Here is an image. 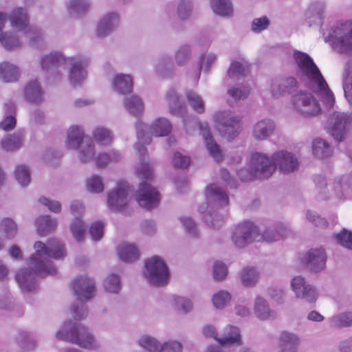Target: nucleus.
I'll return each instance as SVG.
<instances>
[{
  "mask_svg": "<svg viewBox=\"0 0 352 352\" xmlns=\"http://www.w3.org/2000/svg\"><path fill=\"white\" fill-rule=\"evenodd\" d=\"M33 249L34 252L28 261L30 272L28 269H23L17 272L15 276V280L23 293L36 289L34 275L44 277L56 273V269L51 258L63 259L67 254L64 245L56 239L48 240L47 244L36 241L33 245Z\"/></svg>",
  "mask_w": 352,
  "mask_h": 352,
  "instance_id": "obj_1",
  "label": "nucleus"
},
{
  "mask_svg": "<svg viewBox=\"0 0 352 352\" xmlns=\"http://www.w3.org/2000/svg\"><path fill=\"white\" fill-rule=\"evenodd\" d=\"M293 56L301 80L318 95L326 107H332L335 103L334 94L312 58L308 54L298 51L294 52Z\"/></svg>",
  "mask_w": 352,
  "mask_h": 352,
  "instance_id": "obj_2",
  "label": "nucleus"
},
{
  "mask_svg": "<svg viewBox=\"0 0 352 352\" xmlns=\"http://www.w3.org/2000/svg\"><path fill=\"white\" fill-rule=\"evenodd\" d=\"M138 143L135 149L140 156V162L136 167L137 175L142 179H150L153 177V170L146 160V150L143 144H148L151 142V136L163 137L168 135L172 130V124L165 118L155 119L151 125L138 122L136 125Z\"/></svg>",
  "mask_w": 352,
  "mask_h": 352,
  "instance_id": "obj_3",
  "label": "nucleus"
},
{
  "mask_svg": "<svg viewBox=\"0 0 352 352\" xmlns=\"http://www.w3.org/2000/svg\"><path fill=\"white\" fill-rule=\"evenodd\" d=\"M88 64L89 59L85 56H67L58 50L43 55L39 60V65L43 71L58 69L60 67L67 69L68 80L74 86L80 85L87 78L86 67Z\"/></svg>",
  "mask_w": 352,
  "mask_h": 352,
  "instance_id": "obj_4",
  "label": "nucleus"
},
{
  "mask_svg": "<svg viewBox=\"0 0 352 352\" xmlns=\"http://www.w3.org/2000/svg\"><path fill=\"white\" fill-rule=\"evenodd\" d=\"M229 199L226 192L217 184L208 186L205 190V202L198 207L203 214L206 224L214 228L219 227L223 217L218 214V210L228 205Z\"/></svg>",
  "mask_w": 352,
  "mask_h": 352,
  "instance_id": "obj_5",
  "label": "nucleus"
},
{
  "mask_svg": "<svg viewBox=\"0 0 352 352\" xmlns=\"http://www.w3.org/2000/svg\"><path fill=\"white\" fill-rule=\"evenodd\" d=\"M58 340L78 345L82 348L96 350L100 349V342L89 331L80 324L71 320L65 322L56 333Z\"/></svg>",
  "mask_w": 352,
  "mask_h": 352,
  "instance_id": "obj_6",
  "label": "nucleus"
},
{
  "mask_svg": "<svg viewBox=\"0 0 352 352\" xmlns=\"http://www.w3.org/2000/svg\"><path fill=\"white\" fill-rule=\"evenodd\" d=\"M212 120L219 134L228 141L235 139L241 131L242 116L232 111H217L212 116Z\"/></svg>",
  "mask_w": 352,
  "mask_h": 352,
  "instance_id": "obj_7",
  "label": "nucleus"
},
{
  "mask_svg": "<svg viewBox=\"0 0 352 352\" xmlns=\"http://www.w3.org/2000/svg\"><path fill=\"white\" fill-rule=\"evenodd\" d=\"M143 277L154 287H163L168 284L170 272L164 259L159 256H153L144 261Z\"/></svg>",
  "mask_w": 352,
  "mask_h": 352,
  "instance_id": "obj_8",
  "label": "nucleus"
},
{
  "mask_svg": "<svg viewBox=\"0 0 352 352\" xmlns=\"http://www.w3.org/2000/svg\"><path fill=\"white\" fill-rule=\"evenodd\" d=\"M73 290L80 302L77 305L72 307V312L76 319H82L87 316V309L82 300L92 298L95 294V283L93 279L87 276H80L72 282Z\"/></svg>",
  "mask_w": 352,
  "mask_h": 352,
  "instance_id": "obj_9",
  "label": "nucleus"
},
{
  "mask_svg": "<svg viewBox=\"0 0 352 352\" xmlns=\"http://www.w3.org/2000/svg\"><path fill=\"white\" fill-rule=\"evenodd\" d=\"M324 41H331L333 48L340 52L352 50V20L331 29L328 35L324 34Z\"/></svg>",
  "mask_w": 352,
  "mask_h": 352,
  "instance_id": "obj_10",
  "label": "nucleus"
},
{
  "mask_svg": "<svg viewBox=\"0 0 352 352\" xmlns=\"http://www.w3.org/2000/svg\"><path fill=\"white\" fill-rule=\"evenodd\" d=\"M351 126L352 114L336 111L329 115L327 128L336 140L342 141Z\"/></svg>",
  "mask_w": 352,
  "mask_h": 352,
  "instance_id": "obj_11",
  "label": "nucleus"
},
{
  "mask_svg": "<svg viewBox=\"0 0 352 352\" xmlns=\"http://www.w3.org/2000/svg\"><path fill=\"white\" fill-rule=\"evenodd\" d=\"M292 104L294 110L305 117L315 116L321 113V107L314 96L301 91L292 96Z\"/></svg>",
  "mask_w": 352,
  "mask_h": 352,
  "instance_id": "obj_12",
  "label": "nucleus"
},
{
  "mask_svg": "<svg viewBox=\"0 0 352 352\" xmlns=\"http://www.w3.org/2000/svg\"><path fill=\"white\" fill-rule=\"evenodd\" d=\"M131 190L125 182H121L107 193V206L111 210L124 212L130 200Z\"/></svg>",
  "mask_w": 352,
  "mask_h": 352,
  "instance_id": "obj_13",
  "label": "nucleus"
},
{
  "mask_svg": "<svg viewBox=\"0 0 352 352\" xmlns=\"http://www.w3.org/2000/svg\"><path fill=\"white\" fill-rule=\"evenodd\" d=\"M255 241H260L258 228L251 221H245L236 226L232 235V241L239 248Z\"/></svg>",
  "mask_w": 352,
  "mask_h": 352,
  "instance_id": "obj_14",
  "label": "nucleus"
},
{
  "mask_svg": "<svg viewBox=\"0 0 352 352\" xmlns=\"http://www.w3.org/2000/svg\"><path fill=\"white\" fill-rule=\"evenodd\" d=\"M121 24V16L118 12L110 10L104 12L97 21L94 30L97 38H105L115 32Z\"/></svg>",
  "mask_w": 352,
  "mask_h": 352,
  "instance_id": "obj_15",
  "label": "nucleus"
},
{
  "mask_svg": "<svg viewBox=\"0 0 352 352\" xmlns=\"http://www.w3.org/2000/svg\"><path fill=\"white\" fill-rule=\"evenodd\" d=\"M250 168H254L258 178L264 179L271 177L275 172V165L272 156L260 152L252 153L250 157Z\"/></svg>",
  "mask_w": 352,
  "mask_h": 352,
  "instance_id": "obj_16",
  "label": "nucleus"
},
{
  "mask_svg": "<svg viewBox=\"0 0 352 352\" xmlns=\"http://www.w3.org/2000/svg\"><path fill=\"white\" fill-rule=\"evenodd\" d=\"M135 199L140 206L151 210L159 205L160 196L155 187L146 182H141L135 194Z\"/></svg>",
  "mask_w": 352,
  "mask_h": 352,
  "instance_id": "obj_17",
  "label": "nucleus"
},
{
  "mask_svg": "<svg viewBox=\"0 0 352 352\" xmlns=\"http://www.w3.org/2000/svg\"><path fill=\"white\" fill-rule=\"evenodd\" d=\"M290 286L298 299L314 303L318 297V292L316 287L307 283L305 278L301 276H294L290 281Z\"/></svg>",
  "mask_w": 352,
  "mask_h": 352,
  "instance_id": "obj_18",
  "label": "nucleus"
},
{
  "mask_svg": "<svg viewBox=\"0 0 352 352\" xmlns=\"http://www.w3.org/2000/svg\"><path fill=\"white\" fill-rule=\"evenodd\" d=\"M272 160L275 165V170L278 168L283 173H290L298 169L299 162L294 153L279 150L272 154Z\"/></svg>",
  "mask_w": 352,
  "mask_h": 352,
  "instance_id": "obj_19",
  "label": "nucleus"
},
{
  "mask_svg": "<svg viewBox=\"0 0 352 352\" xmlns=\"http://www.w3.org/2000/svg\"><path fill=\"white\" fill-rule=\"evenodd\" d=\"M298 87V82L292 76L277 78L272 80L270 91L274 98H280L292 94Z\"/></svg>",
  "mask_w": 352,
  "mask_h": 352,
  "instance_id": "obj_20",
  "label": "nucleus"
},
{
  "mask_svg": "<svg viewBox=\"0 0 352 352\" xmlns=\"http://www.w3.org/2000/svg\"><path fill=\"white\" fill-rule=\"evenodd\" d=\"M253 311L256 318L261 321L274 320L276 311L272 309L268 300L261 294L255 296L253 300Z\"/></svg>",
  "mask_w": 352,
  "mask_h": 352,
  "instance_id": "obj_21",
  "label": "nucleus"
},
{
  "mask_svg": "<svg viewBox=\"0 0 352 352\" xmlns=\"http://www.w3.org/2000/svg\"><path fill=\"white\" fill-rule=\"evenodd\" d=\"M276 124L274 120L264 118L256 121L252 127V135L257 141H264L274 134Z\"/></svg>",
  "mask_w": 352,
  "mask_h": 352,
  "instance_id": "obj_22",
  "label": "nucleus"
},
{
  "mask_svg": "<svg viewBox=\"0 0 352 352\" xmlns=\"http://www.w3.org/2000/svg\"><path fill=\"white\" fill-rule=\"evenodd\" d=\"M200 133L204 138L205 146L209 155L215 162H220L223 159V152L219 145L213 139L208 124H200Z\"/></svg>",
  "mask_w": 352,
  "mask_h": 352,
  "instance_id": "obj_23",
  "label": "nucleus"
},
{
  "mask_svg": "<svg viewBox=\"0 0 352 352\" xmlns=\"http://www.w3.org/2000/svg\"><path fill=\"white\" fill-rule=\"evenodd\" d=\"M242 344L243 338L240 327L232 324H226L221 331L219 345L239 346Z\"/></svg>",
  "mask_w": 352,
  "mask_h": 352,
  "instance_id": "obj_24",
  "label": "nucleus"
},
{
  "mask_svg": "<svg viewBox=\"0 0 352 352\" xmlns=\"http://www.w3.org/2000/svg\"><path fill=\"white\" fill-rule=\"evenodd\" d=\"M10 27L14 31L26 32L29 28V16L27 10L23 8H15L8 14Z\"/></svg>",
  "mask_w": 352,
  "mask_h": 352,
  "instance_id": "obj_25",
  "label": "nucleus"
},
{
  "mask_svg": "<svg viewBox=\"0 0 352 352\" xmlns=\"http://www.w3.org/2000/svg\"><path fill=\"white\" fill-rule=\"evenodd\" d=\"M304 259L307 266L315 272H321L326 266L327 256L322 248L311 249Z\"/></svg>",
  "mask_w": 352,
  "mask_h": 352,
  "instance_id": "obj_26",
  "label": "nucleus"
},
{
  "mask_svg": "<svg viewBox=\"0 0 352 352\" xmlns=\"http://www.w3.org/2000/svg\"><path fill=\"white\" fill-rule=\"evenodd\" d=\"M238 276L240 283L244 287L253 288L258 283L261 274L257 267L247 265L241 268Z\"/></svg>",
  "mask_w": 352,
  "mask_h": 352,
  "instance_id": "obj_27",
  "label": "nucleus"
},
{
  "mask_svg": "<svg viewBox=\"0 0 352 352\" xmlns=\"http://www.w3.org/2000/svg\"><path fill=\"white\" fill-rule=\"evenodd\" d=\"M133 78L129 74H116L111 79L112 90L120 94L130 93L133 89Z\"/></svg>",
  "mask_w": 352,
  "mask_h": 352,
  "instance_id": "obj_28",
  "label": "nucleus"
},
{
  "mask_svg": "<svg viewBox=\"0 0 352 352\" xmlns=\"http://www.w3.org/2000/svg\"><path fill=\"white\" fill-rule=\"evenodd\" d=\"M86 140L83 129L78 125H72L67 131L65 146L68 149L76 150Z\"/></svg>",
  "mask_w": 352,
  "mask_h": 352,
  "instance_id": "obj_29",
  "label": "nucleus"
},
{
  "mask_svg": "<svg viewBox=\"0 0 352 352\" xmlns=\"http://www.w3.org/2000/svg\"><path fill=\"white\" fill-rule=\"evenodd\" d=\"M119 258L125 263H133L139 259L140 250L134 243H122L117 248Z\"/></svg>",
  "mask_w": 352,
  "mask_h": 352,
  "instance_id": "obj_30",
  "label": "nucleus"
},
{
  "mask_svg": "<svg viewBox=\"0 0 352 352\" xmlns=\"http://www.w3.org/2000/svg\"><path fill=\"white\" fill-rule=\"evenodd\" d=\"M326 6L320 1L313 2L306 12V19L309 23L321 25L325 16Z\"/></svg>",
  "mask_w": 352,
  "mask_h": 352,
  "instance_id": "obj_31",
  "label": "nucleus"
},
{
  "mask_svg": "<svg viewBox=\"0 0 352 352\" xmlns=\"http://www.w3.org/2000/svg\"><path fill=\"white\" fill-rule=\"evenodd\" d=\"M58 226L56 219L50 215H41L35 220V226L37 234L41 236H45L54 231Z\"/></svg>",
  "mask_w": 352,
  "mask_h": 352,
  "instance_id": "obj_32",
  "label": "nucleus"
},
{
  "mask_svg": "<svg viewBox=\"0 0 352 352\" xmlns=\"http://www.w3.org/2000/svg\"><path fill=\"white\" fill-rule=\"evenodd\" d=\"M232 298V295L229 291L221 289L212 294L210 302L214 309L222 311L230 306Z\"/></svg>",
  "mask_w": 352,
  "mask_h": 352,
  "instance_id": "obj_33",
  "label": "nucleus"
},
{
  "mask_svg": "<svg viewBox=\"0 0 352 352\" xmlns=\"http://www.w3.org/2000/svg\"><path fill=\"white\" fill-rule=\"evenodd\" d=\"M0 232L4 240H12L18 235V223L13 218L3 217L0 220Z\"/></svg>",
  "mask_w": 352,
  "mask_h": 352,
  "instance_id": "obj_34",
  "label": "nucleus"
},
{
  "mask_svg": "<svg viewBox=\"0 0 352 352\" xmlns=\"http://www.w3.org/2000/svg\"><path fill=\"white\" fill-rule=\"evenodd\" d=\"M20 74V70L16 65L6 61L0 63V79L2 81L5 82H16L19 80Z\"/></svg>",
  "mask_w": 352,
  "mask_h": 352,
  "instance_id": "obj_35",
  "label": "nucleus"
},
{
  "mask_svg": "<svg viewBox=\"0 0 352 352\" xmlns=\"http://www.w3.org/2000/svg\"><path fill=\"white\" fill-rule=\"evenodd\" d=\"M249 69V64L244 58L234 60L229 67L228 76L232 80H239L248 73Z\"/></svg>",
  "mask_w": 352,
  "mask_h": 352,
  "instance_id": "obj_36",
  "label": "nucleus"
},
{
  "mask_svg": "<svg viewBox=\"0 0 352 352\" xmlns=\"http://www.w3.org/2000/svg\"><path fill=\"white\" fill-rule=\"evenodd\" d=\"M76 151L77 157L80 162L88 163L95 160V144L91 139H87Z\"/></svg>",
  "mask_w": 352,
  "mask_h": 352,
  "instance_id": "obj_37",
  "label": "nucleus"
},
{
  "mask_svg": "<svg viewBox=\"0 0 352 352\" xmlns=\"http://www.w3.org/2000/svg\"><path fill=\"white\" fill-rule=\"evenodd\" d=\"M91 8L90 0H69L67 3V9L69 13L73 16L79 17L87 13Z\"/></svg>",
  "mask_w": 352,
  "mask_h": 352,
  "instance_id": "obj_38",
  "label": "nucleus"
},
{
  "mask_svg": "<svg viewBox=\"0 0 352 352\" xmlns=\"http://www.w3.org/2000/svg\"><path fill=\"white\" fill-rule=\"evenodd\" d=\"M43 94L39 82L36 80L29 82L24 89L25 98L31 102H41L43 100Z\"/></svg>",
  "mask_w": 352,
  "mask_h": 352,
  "instance_id": "obj_39",
  "label": "nucleus"
},
{
  "mask_svg": "<svg viewBox=\"0 0 352 352\" xmlns=\"http://www.w3.org/2000/svg\"><path fill=\"white\" fill-rule=\"evenodd\" d=\"M287 232V228L283 225H278L266 228L261 235L260 241L272 243L281 239Z\"/></svg>",
  "mask_w": 352,
  "mask_h": 352,
  "instance_id": "obj_40",
  "label": "nucleus"
},
{
  "mask_svg": "<svg viewBox=\"0 0 352 352\" xmlns=\"http://www.w3.org/2000/svg\"><path fill=\"white\" fill-rule=\"evenodd\" d=\"M210 6L217 15L230 17L233 15V5L231 0H210Z\"/></svg>",
  "mask_w": 352,
  "mask_h": 352,
  "instance_id": "obj_41",
  "label": "nucleus"
},
{
  "mask_svg": "<svg viewBox=\"0 0 352 352\" xmlns=\"http://www.w3.org/2000/svg\"><path fill=\"white\" fill-rule=\"evenodd\" d=\"M0 44L8 50H14L22 47L23 43L16 33L13 32H2L0 34Z\"/></svg>",
  "mask_w": 352,
  "mask_h": 352,
  "instance_id": "obj_42",
  "label": "nucleus"
},
{
  "mask_svg": "<svg viewBox=\"0 0 352 352\" xmlns=\"http://www.w3.org/2000/svg\"><path fill=\"white\" fill-rule=\"evenodd\" d=\"M25 34L29 39V43L31 47L38 50L45 48L46 43L44 39V34L41 28L30 27Z\"/></svg>",
  "mask_w": 352,
  "mask_h": 352,
  "instance_id": "obj_43",
  "label": "nucleus"
},
{
  "mask_svg": "<svg viewBox=\"0 0 352 352\" xmlns=\"http://www.w3.org/2000/svg\"><path fill=\"white\" fill-rule=\"evenodd\" d=\"M24 141V135L21 131H17L5 137L1 140V147L8 151L19 149L22 146Z\"/></svg>",
  "mask_w": 352,
  "mask_h": 352,
  "instance_id": "obj_44",
  "label": "nucleus"
},
{
  "mask_svg": "<svg viewBox=\"0 0 352 352\" xmlns=\"http://www.w3.org/2000/svg\"><path fill=\"white\" fill-rule=\"evenodd\" d=\"M332 149L329 144L324 139L316 138L312 142V153L318 158L323 159L331 155Z\"/></svg>",
  "mask_w": 352,
  "mask_h": 352,
  "instance_id": "obj_45",
  "label": "nucleus"
},
{
  "mask_svg": "<svg viewBox=\"0 0 352 352\" xmlns=\"http://www.w3.org/2000/svg\"><path fill=\"white\" fill-rule=\"evenodd\" d=\"M166 99L170 113L175 116L182 117L184 107L177 92L174 89H170L166 94Z\"/></svg>",
  "mask_w": 352,
  "mask_h": 352,
  "instance_id": "obj_46",
  "label": "nucleus"
},
{
  "mask_svg": "<svg viewBox=\"0 0 352 352\" xmlns=\"http://www.w3.org/2000/svg\"><path fill=\"white\" fill-rule=\"evenodd\" d=\"M92 136L98 144L102 146L111 144L113 139L112 131L102 126H96L92 131Z\"/></svg>",
  "mask_w": 352,
  "mask_h": 352,
  "instance_id": "obj_47",
  "label": "nucleus"
},
{
  "mask_svg": "<svg viewBox=\"0 0 352 352\" xmlns=\"http://www.w3.org/2000/svg\"><path fill=\"white\" fill-rule=\"evenodd\" d=\"M121 159L119 151L111 150L109 152L100 153L95 157V164L99 168H104L111 163L118 162Z\"/></svg>",
  "mask_w": 352,
  "mask_h": 352,
  "instance_id": "obj_48",
  "label": "nucleus"
},
{
  "mask_svg": "<svg viewBox=\"0 0 352 352\" xmlns=\"http://www.w3.org/2000/svg\"><path fill=\"white\" fill-rule=\"evenodd\" d=\"M343 90L346 100L352 106V60L345 66L343 74Z\"/></svg>",
  "mask_w": 352,
  "mask_h": 352,
  "instance_id": "obj_49",
  "label": "nucleus"
},
{
  "mask_svg": "<svg viewBox=\"0 0 352 352\" xmlns=\"http://www.w3.org/2000/svg\"><path fill=\"white\" fill-rule=\"evenodd\" d=\"M138 344L147 352L162 351V343L155 338L148 335L141 336L138 340Z\"/></svg>",
  "mask_w": 352,
  "mask_h": 352,
  "instance_id": "obj_50",
  "label": "nucleus"
},
{
  "mask_svg": "<svg viewBox=\"0 0 352 352\" xmlns=\"http://www.w3.org/2000/svg\"><path fill=\"white\" fill-rule=\"evenodd\" d=\"M124 107L126 111L134 116H138L142 113L144 109V105L138 96H131L126 98L124 100Z\"/></svg>",
  "mask_w": 352,
  "mask_h": 352,
  "instance_id": "obj_51",
  "label": "nucleus"
},
{
  "mask_svg": "<svg viewBox=\"0 0 352 352\" xmlns=\"http://www.w3.org/2000/svg\"><path fill=\"white\" fill-rule=\"evenodd\" d=\"M171 300L173 306L183 314H188L193 309V302L188 297L174 296Z\"/></svg>",
  "mask_w": 352,
  "mask_h": 352,
  "instance_id": "obj_52",
  "label": "nucleus"
},
{
  "mask_svg": "<svg viewBox=\"0 0 352 352\" xmlns=\"http://www.w3.org/2000/svg\"><path fill=\"white\" fill-rule=\"evenodd\" d=\"M280 346H295L298 348L301 342L300 336L289 331H282L278 338Z\"/></svg>",
  "mask_w": 352,
  "mask_h": 352,
  "instance_id": "obj_53",
  "label": "nucleus"
},
{
  "mask_svg": "<svg viewBox=\"0 0 352 352\" xmlns=\"http://www.w3.org/2000/svg\"><path fill=\"white\" fill-rule=\"evenodd\" d=\"M103 286L105 291L108 293H119L121 289L120 276L115 274L108 275L104 280Z\"/></svg>",
  "mask_w": 352,
  "mask_h": 352,
  "instance_id": "obj_54",
  "label": "nucleus"
},
{
  "mask_svg": "<svg viewBox=\"0 0 352 352\" xmlns=\"http://www.w3.org/2000/svg\"><path fill=\"white\" fill-rule=\"evenodd\" d=\"M251 87L248 85L232 87L228 90V96L234 101L244 100L250 94Z\"/></svg>",
  "mask_w": 352,
  "mask_h": 352,
  "instance_id": "obj_55",
  "label": "nucleus"
},
{
  "mask_svg": "<svg viewBox=\"0 0 352 352\" xmlns=\"http://www.w3.org/2000/svg\"><path fill=\"white\" fill-rule=\"evenodd\" d=\"M14 176L18 183L22 186H27L31 182L30 169L25 165H18L16 167Z\"/></svg>",
  "mask_w": 352,
  "mask_h": 352,
  "instance_id": "obj_56",
  "label": "nucleus"
},
{
  "mask_svg": "<svg viewBox=\"0 0 352 352\" xmlns=\"http://www.w3.org/2000/svg\"><path fill=\"white\" fill-rule=\"evenodd\" d=\"M191 57V48L188 45L180 46L175 54V61L178 66L187 64Z\"/></svg>",
  "mask_w": 352,
  "mask_h": 352,
  "instance_id": "obj_57",
  "label": "nucleus"
},
{
  "mask_svg": "<svg viewBox=\"0 0 352 352\" xmlns=\"http://www.w3.org/2000/svg\"><path fill=\"white\" fill-rule=\"evenodd\" d=\"M70 230L74 239L80 242L84 239L85 233V226L80 218L74 219L70 225Z\"/></svg>",
  "mask_w": 352,
  "mask_h": 352,
  "instance_id": "obj_58",
  "label": "nucleus"
},
{
  "mask_svg": "<svg viewBox=\"0 0 352 352\" xmlns=\"http://www.w3.org/2000/svg\"><path fill=\"white\" fill-rule=\"evenodd\" d=\"M186 98L189 104L196 112H204L205 103L201 96L195 92L188 91L186 93Z\"/></svg>",
  "mask_w": 352,
  "mask_h": 352,
  "instance_id": "obj_59",
  "label": "nucleus"
},
{
  "mask_svg": "<svg viewBox=\"0 0 352 352\" xmlns=\"http://www.w3.org/2000/svg\"><path fill=\"white\" fill-rule=\"evenodd\" d=\"M179 221L187 234L193 238L199 236V232L197 229V224L191 217L182 216L179 218Z\"/></svg>",
  "mask_w": 352,
  "mask_h": 352,
  "instance_id": "obj_60",
  "label": "nucleus"
},
{
  "mask_svg": "<svg viewBox=\"0 0 352 352\" xmlns=\"http://www.w3.org/2000/svg\"><path fill=\"white\" fill-rule=\"evenodd\" d=\"M86 188L92 193L102 192L104 190L102 178L97 175L90 176L86 180Z\"/></svg>",
  "mask_w": 352,
  "mask_h": 352,
  "instance_id": "obj_61",
  "label": "nucleus"
},
{
  "mask_svg": "<svg viewBox=\"0 0 352 352\" xmlns=\"http://www.w3.org/2000/svg\"><path fill=\"white\" fill-rule=\"evenodd\" d=\"M217 54L213 52H206L200 58V69L205 72H208L211 67L216 63Z\"/></svg>",
  "mask_w": 352,
  "mask_h": 352,
  "instance_id": "obj_62",
  "label": "nucleus"
},
{
  "mask_svg": "<svg viewBox=\"0 0 352 352\" xmlns=\"http://www.w3.org/2000/svg\"><path fill=\"white\" fill-rule=\"evenodd\" d=\"M212 276L217 281H221L226 279L228 276V267L221 261H216L212 264Z\"/></svg>",
  "mask_w": 352,
  "mask_h": 352,
  "instance_id": "obj_63",
  "label": "nucleus"
},
{
  "mask_svg": "<svg viewBox=\"0 0 352 352\" xmlns=\"http://www.w3.org/2000/svg\"><path fill=\"white\" fill-rule=\"evenodd\" d=\"M332 324L337 327L352 325V311L342 313L332 318Z\"/></svg>",
  "mask_w": 352,
  "mask_h": 352,
  "instance_id": "obj_64",
  "label": "nucleus"
}]
</instances>
